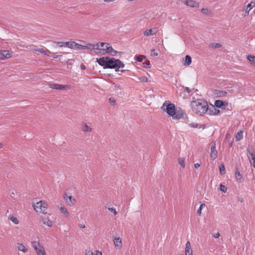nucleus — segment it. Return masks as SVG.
I'll use <instances>...</instances> for the list:
<instances>
[{"label": "nucleus", "mask_w": 255, "mask_h": 255, "mask_svg": "<svg viewBox=\"0 0 255 255\" xmlns=\"http://www.w3.org/2000/svg\"><path fill=\"white\" fill-rule=\"evenodd\" d=\"M9 218L15 225H17L18 224L19 222L16 217L11 216L9 217Z\"/></svg>", "instance_id": "nucleus-32"}, {"label": "nucleus", "mask_w": 255, "mask_h": 255, "mask_svg": "<svg viewBox=\"0 0 255 255\" xmlns=\"http://www.w3.org/2000/svg\"><path fill=\"white\" fill-rule=\"evenodd\" d=\"M192 111L198 116H203L206 114L209 109L207 102L203 99H196L193 97L190 104Z\"/></svg>", "instance_id": "nucleus-2"}, {"label": "nucleus", "mask_w": 255, "mask_h": 255, "mask_svg": "<svg viewBox=\"0 0 255 255\" xmlns=\"http://www.w3.org/2000/svg\"><path fill=\"white\" fill-rule=\"evenodd\" d=\"M151 55L154 56H156L158 55V53L155 51V49H152L151 50Z\"/></svg>", "instance_id": "nucleus-44"}, {"label": "nucleus", "mask_w": 255, "mask_h": 255, "mask_svg": "<svg viewBox=\"0 0 255 255\" xmlns=\"http://www.w3.org/2000/svg\"><path fill=\"white\" fill-rule=\"evenodd\" d=\"M97 63L104 69H115L116 72H125L124 70H120L125 67V65L118 59L110 58L109 57H103L97 58Z\"/></svg>", "instance_id": "nucleus-1"}, {"label": "nucleus", "mask_w": 255, "mask_h": 255, "mask_svg": "<svg viewBox=\"0 0 255 255\" xmlns=\"http://www.w3.org/2000/svg\"><path fill=\"white\" fill-rule=\"evenodd\" d=\"M191 57L189 55H186L185 57L184 65L185 66H188L191 63Z\"/></svg>", "instance_id": "nucleus-23"}, {"label": "nucleus", "mask_w": 255, "mask_h": 255, "mask_svg": "<svg viewBox=\"0 0 255 255\" xmlns=\"http://www.w3.org/2000/svg\"><path fill=\"white\" fill-rule=\"evenodd\" d=\"M96 255H102V254L101 252L97 251Z\"/></svg>", "instance_id": "nucleus-51"}, {"label": "nucleus", "mask_w": 255, "mask_h": 255, "mask_svg": "<svg viewBox=\"0 0 255 255\" xmlns=\"http://www.w3.org/2000/svg\"><path fill=\"white\" fill-rule=\"evenodd\" d=\"M115 88H119V86H115Z\"/></svg>", "instance_id": "nucleus-55"}, {"label": "nucleus", "mask_w": 255, "mask_h": 255, "mask_svg": "<svg viewBox=\"0 0 255 255\" xmlns=\"http://www.w3.org/2000/svg\"><path fill=\"white\" fill-rule=\"evenodd\" d=\"M41 222L45 225L51 227L53 225L52 222L48 218L43 217L41 218Z\"/></svg>", "instance_id": "nucleus-16"}, {"label": "nucleus", "mask_w": 255, "mask_h": 255, "mask_svg": "<svg viewBox=\"0 0 255 255\" xmlns=\"http://www.w3.org/2000/svg\"><path fill=\"white\" fill-rule=\"evenodd\" d=\"M80 228H85V226L84 225H80Z\"/></svg>", "instance_id": "nucleus-52"}, {"label": "nucleus", "mask_w": 255, "mask_h": 255, "mask_svg": "<svg viewBox=\"0 0 255 255\" xmlns=\"http://www.w3.org/2000/svg\"><path fill=\"white\" fill-rule=\"evenodd\" d=\"M56 43L57 44L58 46H59L60 47H68V46H69V42H56Z\"/></svg>", "instance_id": "nucleus-30"}, {"label": "nucleus", "mask_w": 255, "mask_h": 255, "mask_svg": "<svg viewBox=\"0 0 255 255\" xmlns=\"http://www.w3.org/2000/svg\"><path fill=\"white\" fill-rule=\"evenodd\" d=\"M232 146V143L231 142V143H230L229 144V146H230V147H231Z\"/></svg>", "instance_id": "nucleus-53"}, {"label": "nucleus", "mask_w": 255, "mask_h": 255, "mask_svg": "<svg viewBox=\"0 0 255 255\" xmlns=\"http://www.w3.org/2000/svg\"><path fill=\"white\" fill-rule=\"evenodd\" d=\"M248 157L249 159L250 163L254 167H255V152L254 150H248Z\"/></svg>", "instance_id": "nucleus-8"}, {"label": "nucleus", "mask_w": 255, "mask_h": 255, "mask_svg": "<svg viewBox=\"0 0 255 255\" xmlns=\"http://www.w3.org/2000/svg\"><path fill=\"white\" fill-rule=\"evenodd\" d=\"M235 137L236 141H240L243 138V132L241 131L238 132Z\"/></svg>", "instance_id": "nucleus-26"}, {"label": "nucleus", "mask_w": 255, "mask_h": 255, "mask_svg": "<svg viewBox=\"0 0 255 255\" xmlns=\"http://www.w3.org/2000/svg\"><path fill=\"white\" fill-rule=\"evenodd\" d=\"M185 255H192V250L191 249V245L189 242H187L186 244Z\"/></svg>", "instance_id": "nucleus-19"}, {"label": "nucleus", "mask_w": 255, "mask_h": 255, "mask_svg": "<svg viewBox=\"0 0 255 255\" xmlns=\"http://www.w3.org/2000/svg\"><path fill=\"white\" fill-rule=\"evenodd\" d=\"M235 178L239 182H242L243 181L242 175L241 174L238 170H236L235 173Z\"/></svg>", "instance_id": "nucleus-20"}, {"label": "nucleus", "mask_w": 255, "mask_h": 255, "mask_svg": "<svg viewBox=\"0 0 255 255\" xmlns=\"http://www.w3.org/2000/svg\"><path fill=\"white\" fill-rule=\"evenodd\" d=\"M35 50L41 53L42 54H43L44 55H47L48 56H49V54L51 53V52L49 50H44L42 48H39V49H35Z\"/></svg>", "instance_id": "nucleus-24"}, {"label": "nucleus", "mask_w": 255, "mask_h": 255, "mask_svg": "<svg viewBox=\"0 0 255 255\" xmlns=\"http://www.w3.org/2000/svg\"><path fill=\"white\" fill-rule=\"evenodd\" d=\"M145 59V56L144 55H138L137 56L136 60L138 62H141L143 59Z\"/></svg>", "instance_id": "nucleus-38"}, {"label": "nucleus", "mask_w": 255, "mask_h": 255, "mask_svg": "<svg viewBox=\"0 0 255 255\" xmlns=\"http://www.w3.org/2000/svg\"><path fill=\"white\" fill-rule=\"evenodd\" d=\"M2 144L0 143V148L1 147Z\"/></svg>", "instance_id": "nucleus-54"}, {"label": "nucleus", "mask_w": 255, "mask_h": 255, "mask_svg": "<svg viewBox=\"0 0 255 255\" xmlns=\"http://www.w3.org/2000/svg\"><path fill=\"white\" fill-rule=\"evenodd\" d=\"M108 210L111 212L114 213L115 215H117V212L116 210V209L115 208H114V207L109 208Z\"/></svg>", "instance_id": "nucleus-40"}, {"label": "nucleus", "mask_w": 255, "mask_h": 255, "mask_svg": "<svg viewBox=\"0 0 255 255\" xmlns=\"http://www.w3.org/2000/svg\"><path fill=\"white\" fill-rule=\"evenodd\" d=\"M214 95L217 97H222L226 96L227 93L224 91L215 90L213 92Z\"/></svg>", "instance_id": "nucleus-17"}, {"label": "nucleus", "mask_w": 255, "mask_h": 255, "mask_svg": "<svg viewBox=\"0 0 255 255\" xmlns=\"http://www.w3.org/2000/svg\"><path fill=\"white\" fill-rule=\"evenodd\" d=\"M153 28H151V29L146 30L143 32L144 35L149 36V35H152L155 34L156 31L153 32ZM154 29L155 30V28H154Z\"/></svg>", "instance_id": "nucleus-22"}, {"label": "nucleus", "mask_w": 255, "mask_h": 255, "mask_svg": "<svg viewBox=\"0 0 255 255\" xmlns=\"http://www.w3.org/2000/svg\"><path fill=\"white\" fill-rule=\"evenodd\" d=\"M31 246L37 255H46L44 247L39 241H34L31 242Z\"/></svg>", "instance_id": "nucleus-6"}, {"label": "nucleus", "mask_w": 255, "mask_h": 255, "mask_svg": "<svg viewBox=\"0 0 255 255\" xmlns=\"http://www.w3.org/2000/svg\"><path fill=\"white\" fill-rule=\"evenodd\" d=\"M247 59L253 65L255 66V56L253 55H248L247 56Z\"/></svg>", "instance_id": "nucleus-27"}, {"label": "nucleus", "mask_w": 255, "mask_h": 255, "mask_svg": "<svg viewBox=\"0 0 255 255\" xmlns=\"http://www.w3.org/2000/svg\"><path fill=\"white\" fill-rule=\"evenodd\" d=\"M220 173L222 175L225 174V167L224 165H221L219 167Z\"/></svg>", "instance_id": "nucleus-36"}, {"label": "nucleus", "mask_w": 255, "mask_h": 255, "mask_svg": "<svg viewBox=\"0 0 255 255\" xmlns=\"http://www.w3.org/2000/svg\"><path fill=\"white\" fill-rule=\"evenodd\" d=\"M33 208L37 212L46 214L48 208V205L46 202L40 201L34 204Z\"/></svg>", "instance_id": "nucleus-5"}, {"label": "nucleus", "mask_w": 255, "mask_h": 255, "mask_svg": "<svg viewBox=\"0 0 255 255\" xmlns=\"http://www.w3.org/2000/svg\"><path fill=\"white\" fill-rule=\"evenodd\" d=\"M82 130L84 132H90L92 131V128L87 124H85L83 126Z\"/></svg>", "instance_id": "nucleus-29"}, {"label": "nucleus", "mask_w": 255, "mask_h": 255, "mask_svg": "<svg viewBox=\"0 0 255 255\" xmlns=\"http://www.w3.org/2000/svg\"><path fill=\"white\" fill-rule=\"evenodd\" d=\"M85 255H93V254L91 251L89 250L86 251Z\"/></svg>", "instance_id": "nucleus-46"}, {"label": "nucleus", "mask_w": 255, "mask_h": 255, "mask_svg": "<svg viewBox=\"0 0 255 255\" xmlns=\"http://www.w3.org/2000/svg\"><path fill=\"white\" fill-rule=\"evenodd\" d=\"M61 56L60 55H54L53 56V57L55 59L59 58Z\"/></svg>", "instance_id": "nucleus-50"}, {"label": "nucleus", "mask_w": 255, "mask_h": 255, "mask_svg": "<svg viewBox=\"0 0 255 255\" xmlns=\"http://www.w3.org/2000/svg\"><path fill=\"white\" fill-rule=\"evenodd\" d=\"M184 92H187V93H190L191 91V90L187 87H184Z\"/></svg>", "instance_id": "nucleus-45"}, {"label": "nucleus", "mask_w": 255, "mask_h": 255, "mask_svg": "<svg viewBox=\"0 0 255 255\" xmlns=\"http://www.w3.org/2000/svg\"><path fill=\"white\" fill-rule=\"evenodd\" d=\"M194 167H195V168H198V167H200V164H199V163H195L194 164Z\"/></svg>", "instance_id": "nucleus-49"}, {"label": "nucleus", "mask_w": 255, "mask_h": 255, "mask_svg": "<svg viewBox=\"0 0 255 255\" xmlns=\"http://www.w3.org/2000/svg\"><path fill=\"white\" fill-rule=\"evenodd\" d=\"M203 206H204V204H201V205L200 206L199 209H198V210L197 211V213L199 215H200V214H201V211H202V207H203Z\"/></svg>", "instance_id": "nucleus-41"}, {"label": "nucleus", "mask_w": 255, "mask_h": 255, "mask_svg": "<svg viewBox=\"0 0 255 255\" xmlns=\"http://www.w3.org/2000/svg\"><path fill=\"white\" fill-rule=\"evenodd\" d=\"M96 46L95 49L100 50L101 53L103 54L109 53L111 55L114 56H116L117 53V51L114 50L110 44L108 43L99 42L96 45Z\"/></svg>", "instance_id": "nucleus-3"}, {"label": "nucleus", "mask_w": 255, "mask_h": 255, "mask_svg": "<svg viewBox=\"0 0 255 255\" xmlns=\"http://www.w3.org/2000/svg\"><path fill=\"white\" fill-rule=\"evenodd\" d=\"M220 190L224 193H226L227 191V188L226 186L223 184H220Z\"/></svg>", "instance_id": "nucleus-37"}, {"label": "nucleus", "mask_w": 255, "mask_h": 255, "mask_svg": "<svg viewBox=\"0 0 255 255\" xmlns=\"http://www.w3.org/2000/svg\"><path fill=\"white\" fill-rule=\"evenodd\" d=\"M77 45V43L74 41L69 42V46H68L69 48H73V49H76Z\"/></svg>", "instance_id": "nucleus-31"}, {"label": "nucleus", "mask_w": 255, "mask_h": 255, "mask_svg": "<svg viewBox=\"0 0 255 255\" xmlns=\"http://www.w3.org/2000/svg\"><path fill=\"white\" fill-rule=\"evenodd\" d=\"M183 3L186 6L191 7L198 8L199 6V3L194 0H185Z\"/></svg>", "instance_id": "nucleus-9"}, {"label": "nucleus", "mask_w": 255, "mask_h": 255, "mask_svg": "<svg viewBox=\"0 0 255 255\" xmlns=\"http://www.w3.org/2000/svg\"><path fill=\"white\" fill-rule=\"evenodd\" d=\"M211 47L214 48H220L222 45L221 44L218 43H213L210 45Z\"/></svg>", "instance_id": "nucleus-33"}, {"label": "nucleus", "mask_w": 255, "mask_h": 255, "mask_svg": "<svg viewBox=\"0 0 255 255\" xmlns=\"http://www.w3.org/2000/svg\"><path fill=\"white\" fill-rule=\"evenodd\" d=\"M109 102H110V104L112 105H114V106L116 104V101L113 98H110L109 99Z\"/></svg>", "instance_id": "nucleus-42"}, {"label": "nucleus", "mask_w": 255, "mask_h": 255, "mask_svg": "<svg viewBox=\"0 0 255 255\" xmlns=\"http://www.w3.org/2000/svg\"><path fill=\"white\" fill-rule=\"evenodd\" d=\"M161 109L165 112L169 117H172L175 114L176 108L173 104L165 101L162 105Z\"/></svg>", "instance_id": "nucleus-4"}, {"label": "nucleus", "mask_w": 255, "mask_h": 255, "mask_svg": "<svg viewBox=\"0 0 255 255\" xmlns=\"http://www.w3.org/2000/svg\"><path fill=\"white\" fill-rule=\"evenodd\" d=\"M59 210L61 212V213H62V214H63L64 215V216L66 217L67 218L69 216V213L68 212L67 209L65 207L61 206Z\"/></svg>", "instance_id": "nucleus-21"}, {"label": "nucleus", "mask_w": 255, "mask_h": 255, "mask_svg": "<svg viewBox=\"0 0 255 255\" xmlns=\"http://www.w3.org/2000/svg\"><path fill=\"white\" fill-rule=\"evenodd\" d=\"M213 236L215 238H219L220 236V234L219 232H217V233L215 234Z\"/></svg>", "instance_id": "nucleus-47"}, {"label": "nucleus", "mask_w": 255, "mask_h": 255, "mask_svg": "<svg viewBox=\"0 0 255 255\" xmlns=\"http://www.w3.org/2000/svg\"><path fill=\"white\" fill-rule=\"evenodd\" d=\"M173 120H180L183 119L187 121H188L187 119V115L185 112L180 108H176L175 109V114L172 117Z\"/></svg>", "instance_id": "nucleus-7"}, {"label": "nucleus", "mask_w": 255, "mask_h": 255, "mask_svg": "<svg viewBox=\"0 0 255 255\" xmlns=\"http://www.w3.org/2000/svg\"><path fill=\"white\" fill-rule=\"evenodd\" d=\"M211 158L212 160H214L217 156V151L216 148V144L214 143L211 147Z\"/></svg>", "instance_id": "nucleus-12"}, {"label": "nucleus", "mask_w": 255, "mask_h": 255, "mask_svg": "<svg viewBox=\"0 0 255 255\" xmlns=\"http://www.w3.org/2000/svg\"><path fill=\"white\" fill-rule=\"evenodd\" d=\"M220 112L219 110L217 111V113H219Z\"/></svg>", "instance_id": "nucleus-56"}, {"label": "nucleus", "mask_w": 255, "mask_h": 255, "mask_svg": "<svg viewBox=\"0 0 255 255\" xmlns=\"http://www.w3.org/2000/svg\"><path fill=\"white\" fill-rule=\"evenodd\" d=\"M80 67L83 70H85L86 69V66L83 64H82L80 66Z\"/></svg>", "instance_id": "nucleus-48"}, {"label": "nucleus", "mask_w": 255, "mask_h": 255, "mask_svg": "<svg viewBox=\"0 0 255 255\" xmlns=\"http://www.w3.org/2000/svg\"><path fill=\"white\" fill-rule=\"evenodd\" d=\"M90 48L88 45H82L77 43L76 49L77 50H85L86 49Z\"/></svg>", "instance_id": "nucleus-28"}, {"label": "nucleus", "mask_w": 255, "mask_h": 255, "mask_svg": "<svg viewBox=\"0 0 255 255\" xmlns=\"http://www.w3.org/2000/svg\"><path fill=\"white\" fill-rule=\"evenodd\" d=\"M254 6H255V2H253V1H251L247 6L246 12L249 13V12L251 10V9H252Z\"/></svg>", "instance_id": "nucleus-25"}, {"label": "nucleus", "mask_w": 255, "mask_h": 255, "mask_svg": "<svg viewBox=\"0 0 255 255\" xmlns=\"http://www.w3.org/2000/svg\"><path fill=\"white\" fill-rule=\"evenodd\" d=\"M150 62L148 60H146L142 63V66L145 68H149L150 67Z\"/></svg>", "instance_id": "nucleus-34"}, {"label": "nucleus", "mask_w": 255, "mask_h": 255, "mask_svg": "<svg viewBox=\"0 0 255 255\" xmlns=\"http://www.w3.org/2000/svg\"><path fill=\"white\" fill-rule=\"evenodd\" d=\"M178 163L183 168L185 167V164L184 160L183 158H179L178 159Z\"/></svg>", "instance_id": "nucleus-35"}, {"label": "nucleus", "mask_w": 255, "mask_h": 255, "mask_svg": "<svg viewBox=\"0 0 255 255\" xmlns=\"http://www.w3.org/2000/svg\"><path fill=\"white\" fill-rule=\"evenodd\" d=\"M64 198L69 206H73L75 205L76 200L75 198L72 197V196L65 194L64 196Z\"/></svg>", "instance_id": "nucleus-10"}, {"label": "nucleus", "mask_w": 255, "mask_h": 255, "mask_svg": "<svg viewBox=\"0 0 255 255\" xmlns=\"http://www.w3.org/2000/svg\"><path fill=\"white\" fill-rule=\"evenodd\" d=\"M214 106H212L213 108H215V107L219 108H225L226 106L228 105V103L223 102L221 100H216L214 103Z\"/></svg>", "instance_id": "nucleus-11"}, {"label": "nucleus", "mask_w": 255, "mask_h": 255, "mask_svg": "<svg viewBox=\"0 0 255 255\" xmlns=\"http://www.w3.org/2000/svg\"><path fill=\"white\" fill-rule=\"evenodd\" d=\"M189 126L191 128H196L198 127V124L196 123H192L189 124Z\"/></svg>", "instance_id": "nucleus-43"}, {"label": "nucleus", "mask_w": 255, "mask_h": 255, "mask_svg": "<svg viewBox=\"0 0 255 255\" xmlns=\"http://www.w3.org/2000/svg\"><path fill=\"white\" fill-rule=\"evenodd\" d=\"M113 242L115 247L118 249H121L122 248V242L120 237L114 238L113 239Z\"/></svg>", "instance_id": "nucleus-15"}, {"label": "nucleus", "mask_w": 255, "mask_h": 255, "mask_svg": "<svg viewBox=\"0 0 255 255\" xmlns=\"http://www.w3.org/2000/svg\"><path fill=\"white\" fill-rule=\"evenodd\" d=\"M1 59L8 58L11 56V52L9 50H1L0 52Z\"/></svg>", "instance_id": "nucleus-14"}, {"label": "nucleus", "mask_w": 255, "mask_h": 255, "mask_svg": "<svg viewBox=\"0 0 255 255\" xmlns=\"http://www.w3.org/2000/svg\"><path fill=\"white\" fill-rule=\"evenodd\" d=\"M202 12L206 15H207L209 13V10L208 8H203L201 9Z\"/></svg>", "instance_id": "nucleus-39"}, {"label": "nucleus", "mask_w": 255, "mask_h": 255, "mask_svg": "<svg viewBox=\"0 0 255 255\" xmlns=\"http://www.w3.org/2000/svg\"><path fill=\"white\" fill-rule=\"evenodd\" d=\"M16 247L18 251L23 252V253H26L28 251V249L26 248L24 245L21 243H17L16 244Z\"/></svg>", "instance_id": "nucleus-18"}, {"label": "nucleus", "mask_w": 255, "mask_h": 255, "mask_svg": "<svg viewBox=\"0 0 255 255\" xmlns=\"http://www.w3.org/2000/svg\"><path fill=\"white\" fill-rule=\"evenodd\" d=\"M50 87L52 89L61 90H63L68 87L67 85H63L58 84H51Z\"/></svg>", "instance_id": "nucleus-13"}]
</instances>
